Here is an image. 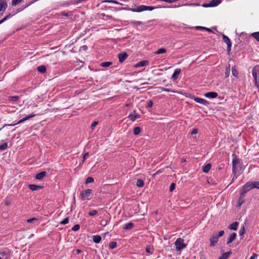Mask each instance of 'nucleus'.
Masks as SVG:
<instances>
[{"instance_id": "1", "label": "nucleus", "mask_w": 259, "mask_h": 259, "mask_svg": "<svg viewBox=\"0 0 259 259\" xmlns=\"http://www.w3.org/2000/svg\"><path fill=\"white\" fill-rule=\"evenodd\" d=\"M253 82L256 88H259V66H255L252 71Z\"/></svg>"}, {"instance_id": "2", "label": "nucleus", "mask_w": 259, "mask_h": 259, "mask_svg": "<svg viewBox=\"0 0 259 259\" xmlns=\"http://www.w3.org/2000/svg\"><path fill=\"white\" fill-rule=\"evenodd\" d=\"M184 242V239L181 238H179L177 239L175 244L176 246V250L177 251H180L186 247L187 245L185 244Z\"/></svg>"}, {"instance_id": "3", "label": "nucleus", "mask_w": 259, "mask_h": 259, "mask_svg": "<svg viewBox=\"0 0 259 259\" xmlns=\"http://www.w3.org/2000/svg\"><path fill=\"white\" fill-rule=\"evenodd\" d=\"M252 189V187L251 185V183L249 182H247L245 185H244L241 190L240 191V194L241 196H244V195L249 191Z\"/></svg>"}, {"instance_id": "4", "label": "nucleus", "mask_w": 259, "mask_h": 259, "mask_svg": "<svg viewBox=\"0 0 259 259\" xmlns=\"http://www.w3.org/2000/svg\"><path fill=\"white\" fill-rule=\"evenodd\" d=\"M92 190L91 189H87L83 191L80 194L81 199L83 200H89L91 199Z\"/></svg>"}, {"instance_id": "5", "label": "nucleus", "mask_w": 259, "mask_h": 259, "mask_svg": "<svg viewBox=\"0 0 259 259\" xmlns=\"http://www.w3.org/2000/svg\"><path fill=\"white\" fill-rule=\"evenodd\" d=\"M154 9V7L150 6H146L142 5L138 7L133 10L134 12H141L144 11H152Z\"/></svg>"}, {"instance_id": "6", "label": "nucleus", "mask_w": 259, "mask_h": 259, "mask_svg": "<svg viewBox=\"0 0 259 259\" xmlns=\"http://www.w3.org/2000/svg\"><path fill=\"white\" fill-rule=\"evenodd\" d=\"M34 116H35V115H34V114L27 115L25 117H24V118H22V119L20 120L17 123L10 124H5L4 125V127L6 126H14V125H15L16 124L22 123V122H24L25 121H26L27 120H28V119H30V118H31L32 117H33Z\"/></svg>"}, {"instance_id": "7", "label": "nucleus", "mask_w": 259, "mask_h": 259, "mask_svg": "<svg viewBox=\"0 0 259 259\" xmlns=\"http://www.w3.org/2000/svg\"><path fill=\"white\" fill-rule=\"evenodd\" d=\"M193 99L197 103H200L201 104L207 106L208 105V102L206 100L200 98L193 97Z\"/></svg>"}, {"instance_id": "8", "label": "nucleus", "mask_w": 259, "mask_h": 259, "mask_svg": "<svg viewBox=\"0 0 259 259\" xmlns=\"http://www.w3.org/2000/svg\"><path fill=\"white\" fill-rule=\"evenodd\" d=\"M218 238L219 237L216 235H214L211 236L209 239L210 245L211 246H214L218 241Z\"/></svg>"}, {"instance_id": "9", "label": "nucleus", "mask_w": 259, "mask_h": 259, "mask_svg": "<svg viewBox=\"0 0 259 259\" xmlns=\"http://www.w3.org/2000/svg\"><path fill=\"white\" fill-rule=\"evenodd\" d=\"M140 115L136 113V111H133L129 114L128 118L132 121H134L137 118L140 117Z\"/></svg>"}, {"instance_id": "10", "label": "nucleus", "mask_w": 259, "mask_h": 259, "mask_svg": "<svg viewBox=\"0 0 259 259\" xmlns=\"http://www.w3.org/2000/svg\"><path fill=\"white\" fill-rule=\"evenodd\" d=\"M148 64H149L148 61L143 60V61H141L138 62V63H137L136 64L134 65V67L135 68H138V67H140L146 66L148 65Z\"/></svg>"}, {"instance_id": "11", "label": "nucleus", "mask_w": 259, "mask_h": 259, "mask_svg": "<svg viewBox=\"0 0 259 259\" xmlns=\"http://www.w3.org/2000/svg\"><path fill=\"white\" fill-rule=\"evenodd\" d=\"M223 39L225 43H226V44L227 45L228 51H230L231 50V45H232L230 39L227 36H226L225 35H223Z\"/></svg>"}, {"instance_id": "12", "label": "nucleus", "mask_w": 259, "mask_h": 259, "mask_svg": "<svg viewBox=\"0 0 259 259\" xmlns=\"http://www.w3.org/2000/svg\"><path fill=\"white\" fill-rule=\"evenodd\" d=\"M7 3L4 0H0V12H4L7 8Z\"/></svg>"}, {"instance_id": "13", "label": "nucleus", "mask_w": 259, "mask_h": 259, "mask_svg": "<svg viewBox=\"0 0 259 259\" xmlns=\"http://www.w3.org/2000/svg\"><path fill=\"white\" fill-rule=\"evenodd\" d=\"M204 96L208 98H215L217 97L218 94L216 92H211L205 93Z\"/></svg>"}, {"instance_id": "14", "label": "nucleus", "mask_w": 259, "mask_h": 259, "mask_svg": "<svg viewBox=\"0 0 259 259\" xmlns=\"http://www.w3.org/2000/svg\"><path fill=\"white\" fill-rule=\"evenodd\" d=\"M127 57V55L126 53H122L118 54L119 61L122 63Z\"/></svg>"}, {"instance_id": "15", "label": "nucleus", "mask_w": 259, "mask_h": 259, "mask_svg": "<svg viewBox=\"0 0 259 259\" xmlns=\"http://www.w3.org/2000/svg\"><path fill=\"white\" fill-rule=\"evenodd\" d=\"M28 187L32 191H36L38 189H41L43 188L42 186L33 184L29 185Z\"/></svg>"}, {"instance_id": "16", "label": "nucleus", "mask_w": 259, "mask_h": 259, "mask_svg": "<svg viewBox=\"0 0 259 259\" xmlns=\"http://www.w3.org/2000/svg\"><path fill=\"white\" fill-rule=\"evenodd\" d=\"M47 172L46 171H42L38 173L35 176V179L37 180H42L46 176Z\"/></svg>"}, {"instance_id": "17", "label": "nucleus", "mask_w": 259, "mask_h": 259, "mask_svg": "<svg viewBox=\"0 0 259 259\" xmlns=\"http://www.w3.org/2000/svg\"><path fill=\"white\" fill-rule=\"evenodd\" d=\"M236 237V234L235 233H232L230 235L229 238H228L227 244L231 243L232 242H233L235 239Z\"/></svg>"}, {"instance_id": "18", "label": "nucleus", "mask_w": 259, "mask_h": 259, "mask_svg": "<svg viewBox=\"0 0 259 259\" xmlns=\"http://www.w3.org/2000/svg\"><path fill=\"white\" fill-rule=\"evenodd\" d=\"M238 226V223L234 222L228 226L229 229L233 230H236Z\"/></svg>"}, {"instance_id": "19", "label": "nucleus", "mask_w": 259, "mask_h": 259, "mask_svg": "<svg viewBox=\"0 0 259 259\" xmlns=\"http://www.w3.org/2000/svg\"><path fill=\"white\" fill-rule=\"evenodd\" d=\"M221 3V1L220 0H212L209 6L210 7H214L217 6L218 5H219Z\"/></svg>"}, {"instance_id": "20", "label": "nucleus", "mask_w": 259, "mask_h": 259, "mask_svg": "<svg viewBox=\"0 0 259 259\" xmlns=\"http://www.w3.org/2000/svg\"><path fill=\"white\" fill-rule=\"evenodd\" d=\"M180 72H181L180 69H178V68L176 69L175 70V72H174V73L172 74V78L175 79H177L178 77V75H179Z\"/></svg>"}, {"instance_id": "21", "label": "nucleus", "mask_w": 259, "mask_h": 259, "mask_svg": "<svg viewBox=\"0 0 259 259\" xmlns=\"http://www.w3.org/2000/svg\"><path fill=\"white\" fill-rule=\"evenodd\" d=\"M37 69L38 72L44 73L46 71V67L44 65H41L37 67Z\"/></svg>"}, {"instance_id": "22", "label": "nucleus", "mask_w": 259, "mask_h": 259, "mask_svg": "<svg viewBox=\"0 0 259 259\" xmlns=\"http://www.w3.org/2000/svg\"><path fill=\"white\" fill-rule=\"evenodd\" d=\"M210 168H211V164L210 163H208L203 167V171L204 172L206 173L209 171Z\"/></svg>"}, {"instance_id": "23", "label": "nucleus", "mask_w": 259, "mask_h": 259, "mask_svg": "<svg viewBox=\"0 0 259 259\" xmlns=\"http://www.w3.org/2000/svg\"><path fill=\"white\" fill-rule=\"evenodd\" d=\"M93 240L95 243H98L100 242L101 238L99 235H95L93 236Z\"/></svg>"}, {"instance_id": "24", "label": "nucleus", "mask_w": 259, "mask_h": 259, "mask_svg": "<svg viewBox=\"0 0 259 259\" xmlns=\"http://www.w3.org/2000/svg\"><path fill=\"white\" fill-rule=\"evenodd\" d=\"M141 132V128L138 126L134 128V134L135 135H138Z\"/></svg>"}, {"instance_id": "25", "label": "nucleus", "mask_w": 259, "mask_h": 259, "mask_svg": "<svg viewBox=\"0 0 259 259\" xmlns=\"http://www.w3.org/2000/svg\"><path fill=\"white\" fill-rule=\"evenodd\" d=\"M166 52V50L164 48H160L158 49L156 52H154L155 54H161L165 53Z\"/></svg>"}, {"instance_id": "26", "label": "nucleus", "mask_w": 259, "mask_h": 259, "mask_svg": "<svg viewBox=\"0 0 259 259\" xmlns=\"http://www.w3.org/2000/svg\"><path fill=\"white\" fill-rule=\"evenodd\" d=\"M230 252H225L219 259H227L230 256Z\"/></svg>"}, {"instance_id": "27", "label": "nucleus", "mask_w": 259, "mask_h": 259, "mask_svg": "<svg viewBox=\"0 0 259 259\" xmlns=\"http://www.w3.org/2000/svg\"><path fill=\"white\" fill-rule=\"evenodd\" d=\"M137 186L139 187H142L144 186V182L141 179H138L136 182Z\"/></svg>"}, {"instance_id": "28", "label": "nucleus", "mask_w": 259, "mask_h": 259, "mask_svg": "<svg viewBox=\"0 0 259 259\" xmlns=\"http://www.w3.org/2000/svg\"><path fill=\"white\" fill-rule=\"evenodd\" d=\"M134 226V224L132 223H129L125 225L124 228L126 230L131 229L133 228Z\"/></svg>"}, {"instance_id": "29", "label": "nucleus", "mask_w": 259, "mask_h": 259, "mask_svg": "<svg viewBox=\"0 0 259 259\" xmlns=\"http://www.w3.org/2000/svg\"><path fill=\"white\" fill-rule=\"evenodd\" d=\"M112 63L111 62H105L102 63L100 65L104 67H107L110 66Z\"/></svg>"}, {"instance_id": "30", "label": "nucleus", "mask_w": 259, "mask_h": 259, "mask_svg": "<svg viewBox=\"0 0 259 259\" xmlns=\"http://www.w3.org/2000/svg\"><path fill=\"white\" fill-rule=\"evenodd\" d=\"M230 65H229L226 67V71H225V77H228L230 74Z\"/></svg>"}, {"instance_id": "31", "label": "nucleus", "mask_w": 259, "mask_h": 259, "mask_svg": "<svg viewBox=\"0 0 259 259\" xmlns=\"http://www.w3.org/2000/svg\"><path fill=\"white\" fill-rule=\"evenodd\" d=\"M117 246L116 242H111L109 243V248L111 249L115 248Z\"/></svg>"}, {"instance_id": "32", "label": "nucleus", "mask_w": 259, "mask_h": 259, "mask_svg": "<svg viewBox=\"0 0 259 259\" xmlns=\"http://www.w3.org/2000/svg\"><path fill=\"white\" fill-rule=\"evenodd\" d=\"M232 73L234 76L237 77L238 71L234 67L232 68Z\"/></svg>"}, {"instance_id": "33", "label": "nucleus", "mask_w": 259, "mask_h": 259, "mask_svg": "<svg viewBox=\"0 0 259 259\" xmlns=\"http://www.w3.org/2000/svg\"><path fill=\"white\" fill-rule=\"evenodd\" d=\"M251 185L252 189L256 188L259 189V182H254L253 183H251Z\"/></svg>"}, {"instance_id": "34", "label": "nucleus", "mask_w": 259, "mask_h": 259, "mask_svg": "<svg viewBox=\"0 0 259 259\" xmlns=\"http://www.w3.org/2000/svg\"><path fill=\"white\" fill-rule=\"evenodd\" d=\"M238 163L237 159H234L233 161V170H234L236 169V167Z\"/></svg>"}, {"instance_id": "35", "label": "nucleus", "mask_w": 259, "mask_h": 259, "mask_svg": "<svg viewBox=\"0 0 259 259\" xmlns=\"http://www.w3.org/2000/svg\"><path fill=\"white\" fill-rule=\"evenodd\" d=\"M22 0H12V5L13 6H16L20 4Z\"/></svg>"}, {"instance_id": "36", "label": "nucleus", "mask_w": 259, "mask_h": 259, "mask_svg": "<svg viewBox=\"0 0 259 259\" xmlns=\"http://www.w3.org/2000/svg\"><path fill=\"white\" fill-rule=\"evenodd\" d=\"M253 36L257 41H259V32H254L252 34Z\"/></svg>"}, {"instance_id": "37", "label": "nucleus", "mask_w": 259, "mask_h": 259, "mask_svg": "<svg viewBox=\"0 0 259 259\" xmlns=\"http://www.w3.org/2000/svg\"><path fill=\"white\" fill-rule=\"evenodd\" d=\"M69 222V218L68 217L65 218L63 221L60 222V224L61 225H65Z\"/></svg>"}, {"instance_id": "38", "label": "nucleus", "mask_w": 259, "mask_h": 259, "mask_svg": "<svg viewBox=\"0 0 259 259\" xmlns=\"http://www.w3.org/2000/svg\"><path fill=\"white\" fill-rule=\"evenodd\" d=\"M8 147V145L7 143H5L3 144L0 145V150H5Z\"/></svg>"}, {"instance_id": "39", "label": "nucleus", "mask_w": 259, "mask_h": 259, "mask_svg": "<svg viewBox=\"0 0 259 259\" xmlns=\"http://www.w3.org/2000/svg\"><path fill=\"white\" fill-rule=\"evenodd\" d=\"M94 182V179L92 177H88L86 179L85 183L89 184L93 183Z\"/></svg>"}, {"instance_id": "40", "label": "nucleus", "mask_w": 259, "mask_h": 259, "mask_svg": "<svg viewBox=\"0 0 259 259\" xmlns=\"http://www.w3.org/2000/svg\"><path fill=\"white\" fill-rule=\"evenodd\" d=\"M97 211L96 210H93L89 212V214L91 216H94L97 214Z\"/></svg>"}, {"instance_id": "41", "label": "nucleus", "mask_w": 259, "mask_h": 259, "mask_svg": "<svg viewBox=\"0 0 259 259\" xmlns=\"http://www.w3.org/2000/svg\"><path fill=\"white\" fill-rule=\"evenodd\" d=\"M153 106V102L151 100H148L147 103V108H151Z\"/></svg>"}, {"instance_id": "42", "label": "nucleus", "mask_w": 259, "mask_h": 259, "mask_svg": "<svg viewBox=\"0 0 259 259\" xmlns=\"http://www.w3.org/2000/svg\"><path fill=\"white\" fill-rule=\"evenodd\" d=\"M11 17V15L9 14L8 15H7V16H6L5 17H4L3 19H2L1 21H0V24H2V23H3L4 21H5L6 20H7L9 18H10Z\"/></svg>"}, {"instance_id": "43", "label": "nucleus", "mask_w": 259, "mask_h": 259, "mask_svg": "<svg viewBox=\"0 0 259 259\" xmlns=\"http://www.w3.org/2000/svg\"><path fill=\"white\" fill-rule=\"evenodd\" d=\"M79 228L80 226L79 225H75L72 227V230L74 231H76L79 229Z\"/></svg>"}, {"instance_id": "44", "label": "nucleus", "mask_w": 259, "mask_h": 259, "mask_svg": "<svg viewBox=\"0 0 259 259\" xmlns=\"http://www.w3.org/2000/svg\"><path fill=\"white\" fill-rule=\"evenodd\" d=\"M36 220H37L36 218H33L27 220L26 221L28 223H33L35 221H36Z\"/></svg>"}, {"instance_id": "45", "label": "nucleus", "mask_w": 259, "mask_h": 259, "mask_svg": "<svg viewBox=\"0 0 259 259\" xmlns=\"http://www.w3.org/2000/svg\"><path fill=\"white\" fill-rule=\"evenodd\" d=\"M98 121H94L91 124V128L92 130H93L94 128V127L98 124Z\"/></svg>"}, {"instance_id": "46", "label": "nucleus", "mask_w": 259, "mask_h": 259, "mask_svg": "<svg viewBox=\"0 0 259 259\" xmlns=\"http://www.w3.org/2000/svg\"><path fill=\"white\" fill-rule=\"evenodd\" d=\"M2 217L5 219H7L8 217V212L6 211H4L2 213Z\"/></svg>"}, {"instance_id": "47", "label": "nucleus", "mask_w": 259, "mask_h": 259, "mask_svg": "<svg viewBox=\"0 0 259 259\" xmlns=\"http://www.w3.org/2000/svg\"><path fill=\"white\" fill-rule=\"evenodd\" d=\"M159 89H161V91H162L175 92V91H171L170 90H169L168 89H166V88H164L163 87H160Z\"/></svg>"}, {"instance_id": "48", "label": "nucleus", "mask_w": 259, "mask_h": 259, "mask_svg": "<svg viewBox=\"0 0 259 259\" xmlns=\"http://www.w3.org/2000/svg\"><path fill=\"white\" fill-rule=\"evenodd\" d=\"M175 184L174 183H171L169 187V191L171 192L175 189Z\"/></svg>"}, {"instance_id": "49", "label": "nucleus", "mask_w": 259, "mask_h": 259, "mask_svg": "<svg viewBox=\"0 0 259 259\" xmlns=\"http://www.w3.org/2000/svg\"><path fill=\"white\" fill-rule=\"evenodd\" d=\"M198 133V130L196 128H194L192 130V131L191 133V135H194Z\"/></svg>"}, {"instance_id": "50", "label": "nucleus", "mask_w": 259, "mask_h": 259, "mask_svg": "<svg viewBox=\"0 0 259 259\" xmlns=\"http://www.w3.org/2000/svg\"><path fill=\"white\" fill-rule=\"evenodd\" d=\"M258 256V255L256 254H253L249 259H256Z\"/></svg>"}, {"instance_id": "51", "label": "nucleus", "mask_w": 259, "mask_h": 259, "mask_svg": "<svg viewBox=\"0 0 259 259\" xmlns=\"http://www.w3.org/2000/svg\"><path fill=\"white\" fill-rule=\"evenodd\" d=\"M89 155V153L87 152L85 153L83 156V160H82V162H83L84 161V160H85L87 157Z\"/></svg>"}, {"instance_id": "52", "label": "nucleus", "mask_w": 259, "mask_h": 259, "mask_svg": "<svg viewBox=\"0 0 259 259\" xmlns=\"http://www.w3.org/2000/svg\"><path fill=\"white\" fill-rule=\"evenodd\" d=\"M224 234V231L223 230L220 231L219 233L218 237L222 236Z\"/></svg>"}, {"instance_id": "53", "label": "nucleus", "mask_w": 259, "mask_h": 259, "mask_svg": "<svg viewBox=\"0 0 259 259\" xmlns=\"http://www.w3.org/2000/svg\"><path fill=\"white\" fill-rule=\"evenodd\" d=\"M239 235H242L244 234V228H243V229H242V230H240L239 231Z\"/></svg>"}, {"instance_id": "54", "label": "nucleus", "mask_w": 259, "mask_h": 259, "mask_svg": "<svg viewBox=\"0 0 259 259\" xmlns=\"http://www.w3.org/2000/svg\"><path fill=\"white\" fill-rule=\"evenodd\" d=\"M18 99V97L17 96H14V97H11V100L14 101L17 100Z\"/></svg>"}, {"instance_id": "55", "label": "nucleus", "mask_w": 259, "mask_h": 259, "mask_svg": "<svg viewBox=\"0 0 259 259\" xmlns=\"http://www.w3.org/2000/svg\"><path fill=\"white\" fill-rule=\"evenodd\" d=\"M205 28L204 27H202V26H196L195 27V28L196 29H205Z\"/></svg>"}, {"instance_id": "56", "label": "nucleus", "mask_w": 259, "mask_h": 259, "mask_svg": "<svg viewBox=\"0 0 259 259\" xmlns=\"http://www.w3.org/2000/svg\"><path fill=\"white\" fill-rule=\"evenodd\" d=\"M243 203V200L241 199H239L238 201V206H240L242 205V204Z\"/></svg>"}, {"instance_id": "57", "label": "nucleus", "mask_w": 259, "mask_h": 259, "mask_svg": "<svg viewBox=\"0 0 259 259\" xmlns=\"http://www.w3.org/2000/svg\"><path fill=\"white\" fill-rule=\"evenodd\" d=\"M146 251L148 253H150V247L148 246L146 248Z\"/></svg>"}, {"instance_id": "58", "label": "nucleus", "mask_w": 259, "mask_h": 259, "mask_svg": "<svg viewBox=\"0 0 259 259\" xmlns=\"http://www.w3.org/2000/svg\"><path fill=\"white\" fill-rule=\"evenodd\" d=\"M10 204V201L6 200V201H5V204H6V205H9Z\"/></svg>"}, {"instance_id": "59", "label": "nucleus", "mask_w": 259, "mask_h": 259, "mask_svg": "<svg viewBox=\"0 0 259 259\" xmlns=\"http://www.w3.org/2000/svg\"><path fill=\"white\" fill-rule=\"evenodd\" d=\"M101 224L102 225H105L106 224V221H101Z\"/></svg>"}, {"instance_id": "60", "label": "nucleus", "mask_w": 259, "mask_h": 259, "mask_svg": "<svg viewBox=\"0 0 259 259\" xmlns=\"http://www.w3.org/2000/svg\"><path fill=\"white\" fill-rule=\"evenodd\" d=\"M76 251L77 253H80L82 252L81 250L79 249H76Z\"/></svg>"}, {"instance_id": "61", "label": "nucleus", "mask_w": 259, "mask_h": 259, "mask_svg": "<svg viewBox=\"0 0 259 259\" xmlns=\"http://www.w3.org/2000/svg\"><path fill=\"white\" fill-rule=\"evenodd\" d=\"M205 30H207V31H208L209 32H211L212 31L210 29L206 28V27L205 28Z\"/></svg>"}, {"instance_id": "62", "label": "nucleus", "mask_w": 259, "mask_h": 259, "mask_svg": "<svg viewBox=\"0 0 259 259\" xmlns=\"http://www.w3.org/2000/svg\"><path fill=\"white\" fill-rule=\"evenodd\" d=\"M81 49H82L83 50H87V47L85 46H84L81 47Z\"/></svg>"}, {"instance_id": "63", "label": "nucleus", "mask_w": 259, "mask_h": 259, "mask_svg": "<svg viewBox=\"0 0 259 259\" xmlns=\"http://www.w3.org/2000/svg\"><path fill=\"white\" fill-rule=\"evenodd\" d=\"M32 236H33V234H31V235H30V237H32Z\"/></svg>"}, {"instance_id": "64", "label": "nucleus", "mask_w": 259, "mask_h": 259, "mask_svg": "<svg viewBox=\"0 0 259 259\" xmlns=\"http://www.w3.org/2000/svg\"><path fill=\"white\" fill-rule=\"evenodd\" d=\"M0 259H3L1 257H0Z\"/></svg>"}]
</instances>
